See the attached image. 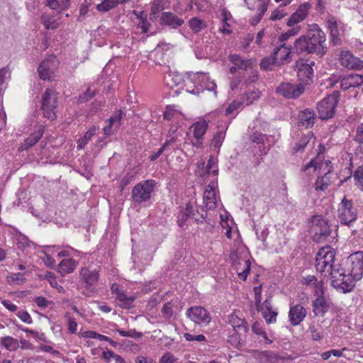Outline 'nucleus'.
<instances>
[{"instance_id": "9d476101", "label": "nucleus", "mask_w": 363, "mask_h": 363, "mask_svg": "<svg viewBox=\"0 0 363 363\" xmlns=\"http://www.w3.org/2000/svg\"><path fill=\"white\" fill-rule=\"evenodd\" d=\"M344 266L350 277L352 278V282L355 284L363 277V252H357L351 255Z\"/></svg>"}, {"instance_id": "4c0bfd02", "label": "nucleus", "mask_w": 363, "mask_h": 363, "mask_svg": "<svg viewBox=\"0 0 363 363\" xmlns=\"http://www.w3.org/2000/svg\"><path fill=\"white\" fill-rule=\"evenodd\" d=\"M261 95V92L257 89L249 91L242 96V101L243 104L248 106L252 104L255 101L257 100Z\"/></svg>"}, {"instance_id": "8fccbe9b", "label": "nucleus", "mask_w": 363, "mask_h": 363, "mask_svg": "<svg viewBox=\"0 0 363 363\" xmlns=\"http://www.w3.org/2000/svg\"><path fill=\"white\" fill-rule=\"evenodd\" d=\"M174 304L172 301L167 302L164 304L161 309V313L162 317L167 320L170 319L174 316V310H173Z\"/></svg>"}, {"instance_id": "5701e85b", "label": "nucleus", "mask_w": 363, "mask_h": 363, "mask_svg": "<svg viewBox=\"0 0 363 363\" xmlns=\"http://www.w3.org/2000/svg\"><path fill=\"white\" fill-rule=\"evenodd\" d=\"M327 24L333 43L334 45H340L341 43L340 30L342 23L338 22L334 16H329L327 19Z\"/></svg>"}, {"instance_id": "39448f33", "label": "nucleus", "mask_w": 363, "mask_h": 363, "mask_svg": "<svg viewBox=\"0 0 363 363\" xmlns=\"http://www.w3.org/2000/svg\"><path fill=\"white\" fill-rule=\"evenodd\" d=\"M58 93L54 89H47L41 97V110L43 118L52 121L56 119L58 106Z\"/></svg>"}, {"instance_id": "5fc2aeb1", "label": "nucleus", "mask_w": 363, "mask_h": 363, "mask_svg": "<svg viewBox=\"0 0 363 363\" xmlns=\"http://www.w3.org/2000/svg\"><path fill=\"white\" fill-rule=\"evenodd\" d=\"M356 184L363 191V165L357 168L354 174Z\"/></svg>"}, {"instance_id": "2eb2a0df", "label": "nucleus", "mask_w": 363, "mask_h": 363, "mask_svg": "<svg viewBox=\"0 0 363 363\" xmlns=\"http://www.w3.org/2000/svg\"><path fill=\"white\" fill-rule=\"evenodd\" d=\"M342 66L350 69L359 70L363 69V61L354 56L350 51H342L340 55Z\"/></svg>"}, {"instance_id": "4468645a", "label": "nucleus", "mask_w": 363, "mask_h": 363, "mask_svg": "<svg viewBox=\"0 0 363 363\" xmlns=\"http://www.w3.org/2000/svg\"><path fill=\"white\" fill-rule=\"evenodd\" d=\"M229 256L233 265L236 267L238 271H241L238 272L239 278L245 281L250 272V260L240 259L236 252H231Z\"/></svg>"}, {"instance_id": "9b49d317", "label": "nucleus", "mask_w": 363, "mask_h": 363, "mask_svg": "<svg viewBox=\"0 0 363 363\" xmlns=\"http://www.w3.org/2000/svg\"><path fill=\"white\" fill-rule=\"evenodd\" d=\"M338 97L339 92L335 91L324 98L318 104L317 110L319 118L321 120H328L334 116L338 102Z\"/></svg>"}, {"instance_id": "c9c22d12", "label": "nucleus", "mask_w": 363, "mask_h": 363, "mask_svg": "<svg viewBox=\"0 0 363 363\" xmlns=\"http://www.w3.org/2000/svg\"><path fill=\"white\" fill-rule=\"evenodd\" d=\"M169 4L168 0H155L151 4L150 15L156 18L160 11L169 6Z\"/></svg>"}, {"instance_id": "37998d69", "label": "nucleus", "mask_w": 363, "mask_h": 363, "mask_svg": "<svg viewBox=\"0 0 363 363\" xmlns=\"http://www.w3.org/2000/svg\"><path fill=\"white\" fill-rule=\"evenodd\" d=\"M116 299L118 301V305L124 308H130L135 300L133 296H127L124 292L118 294Z\"/></svg>"}, {"instance_id": "393cba45", "label": "nucleus", "mask_w": 363, "mask_h": 363, "mask_svg": "<svg viewBox=\"0 0 363 363\" xmlns=\"http://www.w3.org/2000/svg\"><path fill=\"white\" fill-rule=\"evenodd\" d=\"M228 323L233 327V331H241L244 335H247L249 331V327L244 318L240 317L237 313H233L228 317Z\"/></svg>"}, {"instance_id": "603ef678", "label": "nucleus", "mask_w": 363, "mask_h": 363, "mask_svg": "<svg viewBox=\"0 0 363 363\" xmlns=\"http://www.w3.org/2000/svg\"><path fill=\"white\" fill-rule=\"evenodd\" d=\"M225 136L224 131L220 130L217 132L211 140V145L216 149H220Z\"/></svg>"}, {"instance_id": "0eeeda50", "label": "nucleus", "mask_w": 363, "mask_h": 363, "mask_svg": "<svg viewBox=\"0 0 363 363\" xmlns=\"http://www.w3.org/2000/svg\"><path fill=\"white\" fill-rule=\"evenodd\" d=\"M338 216L340 223L349 227L352 226L357 218V208L354 206L353 201L348 199L346 196L340 203Z\"/></svg>"}, {"instance_id": "cd10ccee", "label": "nucleus", "mask_w": 363, "mask_h": 363, "mask_svg": "<svg viewBox=\"0 0 363 363\" xmlns=\"http://www.w3.org/2000/svg\"><path fill=\"white\" fill-rule=\"evenodd\" d=\"M191 128H193L194 129V136L196 139V144L194 145L199 147L201 145V142H200V140L202 139V137L206 132L208 128V123L205 120L200 121L194 123Z\"/></svg>"}, {"instance_id": "1a4fd4ad", "label": "nucleus", "mask_w": 363, "mask_h": 363, "mask_svg": "<svg viewBox=\"0 0 363 363\" xmlns=\"http://www.w3.org/2000/svg\"><path fill=\"white\" fill-rule=\"evenodd\" d=\"M325 165L328 169L331 167L333 170V165L330 160H327L323 161V156L319 153L315 158L311 160L306 164L302 166L301 168L300 177L306 185H309L312 180V175L310 172V169H313V172L318 169H321Z\"/></svg>"}, {"instance_id": "3c124183", "label": "nucleus", "mask_w": 363, "mask_h": 363, "mask_svg": "<svg viewBox=\"0 0 363 363\" xmlns=\"http://www.w3.org/2000/svg\"><path fill=\"white\" fill-rule=\"evenodd\" d=\"M175 142V138H172L171 139L167 140L164 145L155 153H153L150 157V161H155L169 147V146Z\"/></svg>"}, {"instance_id": "473e14b6", "label": "nucleus", "mask_w": 363, "mask_h": 363, "mask_svg": "<svg viewBox=\"0 0 363 363\" xmlns=\"http://www.w3.org/2000/svg\"><path fill=\"white\" fill-rule=\"evenodd\" d=\"M77 267L76 262L72 259H62L58 265V271L62 275L72 272Z\"/></svg>"}, {"instance_id": "58836bf2", "label": "nucleus", "mask_w": 363, "mask_h": 363, "mask_svg": "<svg viewBox=\"0 0 363 363\" xmlns=\"http://www.w3.org/2000/svg\"><path fill=\"white\" fill-rule=\"evenodd\" d=\"M274 65L279 66L273 52L270 56L263 58L259 64L260 68L265 71L272 70Z\"/></svg>"}, {"instance_id": "ddd939ff", "label": "nucleus", "mask_w": 363, "mask_h": 363, "mask_svg": "<svg viewBox=\"0 0 363 363\" xmlns=\"http://www.w3.org/2000/svg\"><path fill=\"white\" fill-rule=\"evenodd\" d=\"M186 315L195 324L207 325L211 321L210 313L200 306H195L189 308L186 311Z\"/></svg>"}, {"instance_id": "20e7f679", "label": "nucleus", "mask_w": 363, "mask_h": 363, "mask_svg": "<svg viewBox=\"0 0 363 363\" xmlns=\"http://www.w3.org/2000/svg\"><path fill=\"white\" fill-rule=\"evenodd\" d=\"M156 182L147 179L138 183L131 190V200L134 204L139 206L148 203L155 191Z\"/></svg>"}, {"instance_id": "a878e982", "label": "nucleus", "mask_w": 363, "mask_h": 363, "mask_svg": "<svg viewBox=\"0 0 363 363\" xmlns=\"http://www.w3.org/2000/svg\"><path fill=\"white\" fill-rule=\"evenodd\" d=\"M291 48L287 47L285 43H281L273 50V55L278 61V65L285 64L290 61Z\"/></svg>"}, {"instance_id": "412c9836", "label": "nucleus", "mask_w": 363, "mask_h": 363, "mask_svg": "<svg viewBox=\"0 0 363 363\" xmlns=\"http://www.w3.org/2000/svg\"><path fill=\"white\" fill-rule=\"evenodd\" d=\"M363 84V75L359 74H350L342 77L340 79L341 89L348 90L350 88H357Z\"/></svg>"}, {"instance_id": "7c9ffc66", "label": "nucleus", "mask_w": 363, "mask_h": 363, "mask_svg": "<svg viewBox=\"0 0 363 363\" xmlns=\"http://www.w3.org/2000/svg\"><path fill=\"white\" fill-rule=\"evenodd\" d=\"M331 174V167L328 169L323 176H318L315 184L314 189L315 191H325L330 185L331 181L330 175Z\"/></svg>"}, {"instance_id": "dca6fc26", "label": "nucleus", "mask_w": 363, "mask_h": 363, "mask_svg": "<svg viewBox=\"0 0 363 363\" xmlns=\"http://www.w3.org/2000/svg\"><path fill=\"white\" fill-rule=\"evenodd\" d=\"M313 65H314L313 62L310 65L303 63V62H297V76L300 82L299 83H303L304 86L312 82L313 77Z\"/></svg>"}, {"instance_id": "79ce46f5", "label": "nucleus", "mask_w": 363, "mask_h": 363, "mask_svg": "<svg viewBox=\"0 0 363 363\" xmlns=\"http://www.w3.org/2000/svg\"><path fill=\"white\" fill-rule=\"evenodd\" d=\"M221 16H222L223 28H220V31L224 34L229 35L232 33V30L228 28L230 26L228 21L232 17L231 13L227 9H223L221 11Z\"/></svg>"}, {"instance_id": "864d4df0", "label": "nucleus", "mask_w": 363, "mask_h": 363, "mask_svg": "<svg viewBox=\"0 0 363 363\" xmlns=\"http://www.w3.org/2000/svg\"><path fill=\"white\" fill-rule=\"evenodd\" d=\"M69 5V0H65V2H61L59 0H48L47 6L52 9H56L57 7L62 10L67 9Z\"/></svg>"}, {"instance_id": "49530a36", "label": "nucleus", "mask_w": 363, "mask_h": 363, "mask_svg": "<svg viewBox=\"0 0 363 363\" xmlns=\"http://www.w3.org/2000/svg\"><path fill=\"white\" fill-rule=\"evenodd\" d=\"M79 283L87 288L91 286V271L89 268L85 267L81 269Z\"/></svg>"}, {"instance_id": "774afa93", "label": "nucleus", "mask_w": 363, "mask_h": 363, "mask_svg": "<svg viewBox=\"0 0 363 363\" xmlns=\"http://www.w3.org/2000/svg\"><path fill=\"white\" fill-rule=\"evenodd\" d=\"M309 330L313 340L319 341L323 338V335L315 328V326H310Z\"/></svg>"}, {"instance_id": "2f4dec72", "label": "nucleus", "mask_w": 363, "mask_h": 363, "mask_svg": "<svg viewBox=\"0 0 363 363\" xmlns=\"http://www.w3.org/2000/svg\"><path fill=\"white\" fill-rule=\"evenodd\" d=\"M183 81L182 74L178 72H169L165 74L164 77V83L170 89L179 86Z\"/></svg>"}, {"instance_id": "4d7b16f0", "label": "nucleus", "mask_w": 363, "mask_h": 363, "mask_svg": "<svg viewBox=\"0 0 363 363\" xmlns=\"http://www.w3.org/2000/svg\"><path fill=\"white\" fill-rule=\"evenodd\" d=\"M123 114L124 113L121 110L116 111V113L108 119L109 123H111V125L118 128L121 125V121Z\"/></svg>"}, {"instance_id": "aec40b11", "label": "nucleus", "mask_w": 363, "mask_h": 363, "mask_svg": "<svg viewBox=\"0 0 363 363\" xmlns=\"http://www.w3.org/2000/svg\"><path fill=\"white\" fill-rule=\"evenodd\" d=\"M313 312L315 316L323 317L330 310L331 303L328 301L324 296H316L312 303Z\"/></svg>"}, {"instance_id": "c756f323", "label": "nucleus", "mask_w": 363, "mask_h": 363, "mask_svg": "<svg viewBox=\"0 0 363 363\" xmlns=\"http://www.w3.org/2000/svg\"><path fill=\"white\" fill-rule=\"evenodd\" d=\"M229 61L234 65L238 66V69L247 70L251 67L253 61L252 59H242L239 55L230 54L228 56Z\"/></svg>"}, {"instance_id": "13d9d810", "label": "nucleus", "mask_w": 363, "mask_h": 363, "mask_svg": "<svg viewBox=\"0 0 363 363\" xmlns=\"http://www.w3.org/2000/svg\"><path fill=\"white\" fill-rule=\"evenodd\" d=\"M243 101L241 100V101H238V100H234L229 106L228 107L226 108L225 110V114L228 116V115H230L232 114L235 111L238 110V108H240L242 105H243Z\"/></svg>"}, {"instance_id": "0e129e2a", "label": "nucleus", "mask_w": 363, "mask_h": 363, "mask_svg": "<svg viewBox=\"0 0 363 363\" xmlns=\"http://www.w3.org/2000/svg\"><path fill=\"white\" fill-rule=\"evenodd\" d=\"M354 139L356 142L363 144V123H360L357 126Z\"/></svg>"}, {"instance_id": "6e6552de", "label": "nucleus", "mask_w": 363, "mask_h": 363, "mask_svg": "<svg viewBox=\"0 0 363 363\" xmlns=\"http://www.w3.org/2000/svg\"><path fill=\"white\" fill-rule=\"evenodd\" d=\"M335 252L329 247H322L318 252L315 257V269L320 274L329 272L333 269Z\"/></svg>"}, {"instance_id": "de8ad7c7", "label": "nucleus", "mask_w": 363, "mask_h": 363, "mask_svg": "<svg viewBox=\"0 0 363 363\" xmlns=\"http://www.w3.org/2000/svg\"><path fill=\"white\" fill-rule=\"evenodd\" d=\"M1 344L9 350H16L18 347L17 340L10 336L1 337Z\"/></svg>"}, {"instance_id": "4be33fe9", "label": "nucleus", "mask_w": 363, "mask_h": 363, "mask_svg": "<svg viewBox=\"0 0 363 363\" xmlns=\"http://www.w3.org/2000/svg\"><path fill=\"white\" fill-rule=\"evenodd\" d=\"M310 4L308 3H304L301 4L297 10L293 13L287 21L288 26H293L295 24L303 21L308 16V11L310 9Z\"/></svg>"}, {"instance_id": "f3484780", "label": "nucleus", "mask_w": 363, "mask_h": 363, "mask_svg": "<svg viewBox=\"0 0 363 363\" xmlns=\"http://www.w3.org/2000/svg\"><path fill=\"white\" fill-rule=\"evenodd\" d=\"M57 61L55 57H52L42 62L38 67L39 77L43 80H49L54 74Z\"/></svg>"}, {"instance_id": "680f3d73", "label": "nucleus", "mask_w": 363, "mask_h": 363, "mask_svg": "<svg viewBox=\"0 0 363 363\" xmlns=\"http://www.w3.org/2000/svg\"><path fill=\"white\" fill-rule=\"evenodd\" d=\"M184 337L187 341L203 342L206 340V337L202 334L194 335L190 333H184Z\"/></svg>"}, {"instance_id": "bb28decb", "label": "nucleus", "mask_w": 363, "mask_h": 363, "mask_svg": "<svg viewBox=\"0 0 363 363\" xmlns=\"http://www.w3.org/2000/svg\"><path fill=\"white\" fill-rule=\"evenodd\" d=\"M44 131L45 127L43 125L39 126L37 130L32 133L28 138L24 140L23 143L19 147V150L23 151L35 145L42 138Z\"/></svg>"}, {"instance_id": "72a5a7b5", "label": "nucleus", "mask_w": 363, "mask_h": 363, "mask_svg": "<svg viewBox=\"0 0 363 363\" xmlns=\"http://www.w3.org/2000/svg\"><path fill=\"white\" fill-rule=\"evenodd\" d=\"M246 335L241 331H233L228 338V342L235 348H239L242 346L245 341Z\"/></svg>"}, {"instance_id": "ea45409f", "label": "nucleus", "mask_w": 363, "mask_h": 363, "mask_svg": "<svg viewBox=\"0 0 363 363\" xmlns=\"http://www.w3.org/2000/svg\"><path fill=\"white\" fill-rule=\"evenodd\" d=\"M203 203L207 209H214L216 207V193L209 191H204L203 196Z\"/></svg>"}, {"instance_id": "f8f14e48", "label": "nucleus", "mask_w": 363, "mask_h": 363, "mask_svg": "<svg viewBox=\"0 0 363 363\" xmlns=\"http://www.w3.org/2000/svg\"><path fill=\"white\" fill-rule=\"evenodd\" d=\"M305 91L303 83L292 84L290 82H282L276 89V92L288 99L298 98Z\"/></svg>"}, {"instance_id": "f03ea898", "label": "nucleus", "mask_w": 363, "mask_h": 363, "mask_svg": "<svg viewBox=\"0 0 363 363\" xmlns=\"http://www.w3.org/2000/svg\"><path fill=\"white\" fill-rule=\"evenodd\" d=\"M331 284L338 291L346 294L354 288L352 278L347 272L344 264H337L330 274Z\"/></svg>"}, {"instance_id": "f257e3e1", "label": "nucleus", "mask_w": 363, "mask_h": 363, "mask_svg": "<svg viewBox=\"0 0 363 363\" xmlns=\"http://www.w3.org/2000/svg\"><path fill=\"white\" fill-rule=\"evenodd\" d=\"M325 33L317 25H312L306 35L297 38L294 44V50L298 55L316 54L323 57L327 52Z\"/></svg>"}, {"instance_id": "6e6d98bb", "label": "nucleus", "mask_w": 363, "mask_h": 363, "mask_svg": "<svg viewBox=\"0 0 363 363\" xmlns=\"http://www.w3.org/2000/svg\"><path fill=\"white\" fill-rule=\"evenodd\" d=\"M10 77L9 69L8 67H4L0 69V92L5 89L4 84L6 79Z\"/></svg>"}, {"instance_id": "f704fd0d", "label": "nucleus", "mask_w": 363, "mask_h": 363, "mask_svg": "<svg viewBox=\"0 0 363 363\" xmlns=\"http://www.w3.org/2000/svg\"><path fill=\"white\" fill-rule=\"evenodd\" d=\"M40 20L47 30H55L60 26L57 18L54 16L44 13L41 16Z\"/></svg>"}, {"instance_id": "7ed1b4c3", "label": "nucleus", "mask_w": 363, "mask_h": 363, "mask_svg": "<svg viewBox=\"0 0 363 363\" xmlns=\"http://www.w3.org/2000/svg\"><path fill=\"white\" fill-rule=\"evenodd\" d=\"M312 239L318 243L323 242L331 237L332 229L327 219L320 215H314L308 220Z\"/></svg>"}, {"instance_id": "6ab92c4d", "label": "nucleus", "mask_w": 363, "mask_h": 363, "mask_svg": "<svg viewBox=\"0 0 363 363\" xmlns=\"http://www.w3.org/2000/svg\"><path fill=\"white\" fill-rule=\"evenodd\" d=\"M306 314V309L302 305H291L289 312V318L291 325L293 326L299 325L304 320Z\"/></svg>"}, {"instance_id": "a211bd4d", "label": "nucleus", "mask_w": 363, "mask_h": 363, "mask_svg": "<svg viewBox=\"0 0 363 363\" xmlns=\"http://www.w3.org/2000/svg\"><path fill=\"white\" fill-rule=\"evenodd\" d=\"M317 121L315 112L311 108H306L299 111L298 114V125L306 128H311Z\"/></svg>"}, {"instance_id": "052dcab7", "label": "nucleus", "mask_w": 363, "mask_h": 363, "mask_svg": "<svg viewBox=\"0 0 363 363\" xmlns=\"http://www.w3.org/2000/svg\"><path fill=\"white\" fill-rule=\"evenodd\" d=\"M262 315L267 323H272L276 321L277 312L274 310H270L269 311L264 312V313H262Z\"/></svg>"}, {"instance_id": "c85d7f7f", "label": "nucleus", "mask_w": 363, "mask_h": 363, "mask_svg": "<svg viewBox=\"0 0 363 363\" xmlns=\"http://www.w3.org/2000/svg\"><path fill=\"white\" fill-rule=\"evenodd\" d=\"M313 139L315 140L313 132H308V133L303 135L297 143L291 147V154L295 155L299 152H303L306 145L310 141Z\"/></svg>"}, {"instance_id": "bf43d9fd", "label": "nucleus", "mask_w": 363, "mask_h": 363, "mask_svg": "<svg viewBox=\"0 0 363 363\" xmlns=\"http://www.w3.org/2000/svg\"><path fill=\"white\" fill-rule=\"evenodd\" d=\"M177 362V358L175 357L171 352H165L160 359L159 363H175Z\"/></svg>"}, {"instance_id": "423d86ee", "label": "nucleus", "mask_w": 363, "mask_h": 363, "mask_svg": "<svg viewBox=\"0 0 363 363\" xmlns=\"http://www.w3.org/2000/svg\"><path fill=\"white\" fill-rule=\"evenodd\" d=\"M191 82L195 84L192 89H186L187 91L193 94H199L204 89L213 91L214 96H217L216 84L213 80H211L208 75L203 72H196L189 74Z\"/></svg>"}, {"instance_id": "a19ab883", "label": "nucleus", "mask_w": 363, "mask_h": 363, "mask_svg": "<svg viewBox=\"0 0 363 363\" xmlns=\"http://www.w3.org/2000/svg\"><path fill=\"white\" fill-rule=\"evenodd\" d=\"M102 358L106 362H110L112 359L115 363H125L124 359L118 354H115L113 351L106 348L102 353Z\"/></svg>"}, {"instance_id": "338daca9", "label": "nucleus", "mask_w": 363, "mask_h": 363, "mask_svg": "<svg viewBox=\"0 0 363 363\" xmlns=\"http://www.w3.org/2000/svg\"><path fill=\"white\" fill-rule=\"evenodd\" d=\"M11 279L13 281L18 284H22L25 283L26 278L23 275V274L21 273H14L11 275Z\"/></svg>"}, {"instance_id": "09e8293b", "label": "nucleus", "mask_w": 363, "mask_h": 363, "mask_svg": "<svg viewBox=\"0 0 363 363\" xmlns=\"http://www.w3.org/2000/svg\"><path fill=\"white\" fill-rule=\"evenodd\" d=\"M300 31V26H297L289 29L287 31L282 33L279 37V41L284 43L289 38L296 35Z\"/></svg>"}, {"instance_id": "b1692460", "label": "nucleus", "mask_w": 363, "mask_h": 363, "mask_svg": "<svg viewBox=\"0 0 363 363\" xmlns=\"http://www.w3.org/2000/svg\"><path fill=\"white\" fill-rule=\"evenodd\" d=\"M184 23L182 18L172 12H162L160 18V23L162 26H167L174 29L182 26Z\"/></svg>"}, {"instance_id": "e433bc0d", "label": "nucleus", "mask_w": 363, "mask_h": 363, "mask_svg": "<svg viewBox=\"0 0 363 363\" xmlns=\"http://www.w3.org/2000/svg\"><path fill=\"white\" fill-rule=\"evenodd\" d=\"M252 331L257 335L261 336L264 342L266 345H270L273 342L272 340H271L268 336L264 330V329L261 326L260 323L258 322H255L252 325Z\"/></svg>"}, {"instance_id": "69168bd1", "label": "nucleus", "mask_w": 363, "mask_h": 363, "mask_svg": "<svg viewBox=\"0 0 363 363\" xmlns=\"http://www.w3.org/2000/svg\"><path fill=\"white\" fill-rule=\"evenodd\" d=\"M258 79V74L256 71H252L250 72V75L247 79H245L243 84L248 86L250 84L255 83Z\"/></svg>"}, {"instance_id": "c03bdc74", "label": "nucleus", "mask_w": 363, "mask_h": 363, "mask_svg": "<svg viewBox=\"0 0 363 363\" xmlns=\"http://www.w3.org/2000/svg\"><path fill=\"white\" fill-rule=\"evenodd\" d=\"M189 26L194 33H198L206 27V23L196 17L191 18L189 21Z\"/></svg>"}, {"instance_id": "e2e57ef3", "label": "nucleus", "mask_w": 363, "mask_h": 363, "mask_svg": "<svg viewBox=\"0 0 363 363\" xmlns=\"http://www.w3.org/2000/svg\"><path fill=\"white\" fill-rule=\"evenodd\" d=\"M17 315L23 322L26 323L31 324L33 323V320L30 314L26 311H19Z\"/></svg>"}, {"instance_id": "a18cd8bd", "label": "nucleus", "mask_w": 363, "mask_h": 363, "mask_svg": "<svg viewBox=\"0 0 363 363\" xmlns=\"http://www.w3.org/2000/svg\"><path fill=\"white\" fill-rule=\"evenodd\" d=\"M118 4L116 0H104L101 4L96 5V9L99 12L105 13L116 8Z\"/></svg>"}]
</instances>
